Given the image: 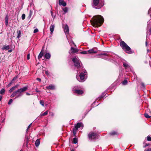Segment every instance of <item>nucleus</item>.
Segmentation results:
<instances>
[{"mask_svg": "<svg viewBox=\"0 0 151 151\" xmlns=\"http://www.w3.org/2000/svg\"><path fill=\"white\" fill-rule=\"evenodd\" d=\"M91 20V23L93 27H100L103 23L104 19L101 16L98 15L94 16Z\"/></svg>", "mask_w": 151, "mask_h": 151, "instance_id": "obj_1", "label": "nucleus"}, {"mask_svg": "<svg viewBox=\"0 0 151 151\" xmlns=\"http://www.w3.org/2000/svg\"><path fill=\"white\" fill-rule=\"evenodd\" d=\"M104 0H93L92 6L96 9H99L104 4Z\"/></svg>", "mask_w": 151, "mask_h": 151, "instance_id": "obj_2", "label": "nucleus"}, {"mask_svg": "<svg viewBox=\"0 0 151 151\" xmlns=\"http://www.w3.org/2000/svg\"><path fill=\"white\" fill-rule=\"evenodd\" d=\"M72 61L73 62L74 65L76 68L77 69H79L78 70H77L78 72H79V70H80V69H81L83 68V67L82 66V64L81 61L79 60L78 58L75 57L72 59Z\"/></svg>", "mask_w": 151, "mask_h": 151, "instance_id": "obj_3", "label": "nucleus"}, {"mask_svg": "<svg viewBox=\"0 0 151 151\" xmlns=\"http://www.w3.org/2000/svg\"><path fill=\"white\" fill-rule=\"evenodd\" d=\"M120 44L122 49L126 52L129 54L133 53V51H132L131 48L124 41H121Z\"/></svg>", "mask_w": 151, "mask_h": 151, "instance_id": "obj_4", "label": "nucleus"}, {"mask_svg": "<svg viewBox=\"0 0 151 151\" xmlns=\"http://www.w3.org/2000/svg\"><path fill=\"white\" fill-rule=\"evenodd\" d=\"M28 89L27 86H24L23 88L18 89L17 91H14L16 92V97L18 98L22 96V93L27 91Z\"/></svg>", "mask_w": 151, "mask_h": 151, "instance_id": "obj_5", "label": "nucleus"}, {"mask_svg": "<svg viewBox=\"0 0 151 151\" xmlns=\"http://www.w3.org/2000/svg\"><path fill=\"white\" fill-rule=\"evenodd\" d=\"M82 69V72L80 73L79 76H76V78L77 80L81 82L85 78V76L86 74V70L83 68Z\"/></svg>", "mask_w": 151, "mask_h": 151, "instance_id": "obj_6", "label": "nucleus"}, {"mask_svg": "<svg viewBox=\"0 0 151 151\" xmlns=\"http://www.w3.org/2000/svg\"><path fill=\"white\" fill-rule=\"evenodd\" d=\"M88 136L89 139L91 140L96 139L98 138V136L97 134L93 132H90L88 134Z\"/></svg>", "mask_w": 151, "mask_h": 151, "instance_id": "obj_7", "label": "nucleus"}, {"mask_svg": "<svg viewBox=\"0 0 151 151\" xmlns=\"http://www.w3.org/2000/svg\"><path fill=\"white\" fill-rule=\"evenodd\" d=\"M83 125L82 122H78L76 124H75V129H76V130H77L79 128L81 127L82 128L83 127Z\"/></svg>", "mask_w": 151, "mask_h": 151, "instance_id": "obj_8", "label": "nucleus"}, {"mask_svg": "<svg viewBox=\"0 0 151 151\" xmlns=\"http://www.w3.org/2000/svg\"><path fill=\"white\" fill-rule=\"evenodd\" d=\"M73 91H75V93L78 95L82 94L84 93V91L83 90H75L74 88L73 89Z\"/></svg>", "mask_w": 151, "mask_h": 151, "instance_id": "obj_9", "label": "nucleus"}, {"mask_svg": "<svg viewBox=\"0 0 151 151\" xmlns=\"http://www.w3.org/2000/svg\"><path fill=\"white\" fill-rule=\"evenodd\" d=\"M59 4L60 5H62L63 6H65L66 5V3L63 0H59Z\"/></svg>", "mask_w": 151, "mask_h": 151, "instance_id": "obj_10", "label": "nucleus"}, {"mask_svg": "<svg viewBox=\"0 0 151 151\" xmlns=\"http://www.w3.org/2000/svg\"><path fill=\"white\" fill-rule=\"evenodd\" d=\"M97 51L93 49H90L88 51V54H89L92 53H97Z\"/></svg>", "mask_w": 151, "mask_h": 151, "instance_id": "obj_11", "label": "nucleus"}, {"mask_svg": "<svg viewBox=\"0 0 151 151\" xmlns=\"http://www.w3.org/2000/svg\"><path fill=\"white\" fill-rule=\"evenodd\" d=\"M64 30L65 32V33L68 34V33L69 31V28H68V26L67 25H66L65 26V27H64Z\"/></svg>", "mask_w": 151, "mask_h": 151, "instance_id": "obj_12", "label": "nucleus"}, {"mask_svg": "<svg viewBox=\"0 0 151 151\" xmlns=\"http://www.w3.org/2000/svg\"><path fill=\"white\" fill-rule=\"evenodd\" d=\"M71 53H75L78 52V50L77 49L74 48L73 47L71 48Z\"/></svg>", "mask_w": 151, "mask_h": 151, "instance_id": "obj_13", "label": "nucleus"}, {"mask_svg": "<svg viewBox=\"0 0 151 151\" xmlns=\"http://www.w3.org/2000/svg\"><path fill=\"white\" fill-rule=\"evenodd\" d=\"M46 88L48 89L54 90L55 89V86L52 85H50L49 86H47Z\"/></svg>", "mask_w": 151, "mask_h": 151, "instance_id": "obj_14", "label": "nucleus"}, {"mask_svg": "<svg viewBox=\"0 0 151 151\" xmlns=\"http://www.w3.org/2000/svg\"><path fill=\"white\" fill-rule=\"evenodd\" d=\"M18 86V85H17L15 86L12 87L9 91L10 92H12L14 90H15L17 88Z\"/></svg>", "mask_w": 151, "mask_h": 151, "instance_id": "obj_15", "label": "nucleus"}, {"mask_svg": "<svg viewBox=\"0 0 151 151\" xmlns=\"http://www.w3.org/2000/svg\"><path fill=\"white\" fill-rule=\"evenodd\" d=\"M123 65L124 67H125L126 68H129L130 67L129 64H128V63L126 62H123Z\"/></svg>", "mask_w": 151, "mask_h": 151, "instance_id": "obj_16", "label": "nucleus"}, {"mask_svg": "<svg viewBox=\"0 0 151 151\" xmlns=\"http://www.w3.org/2000/svg\"><path fill=\"white\" fill-rule=\"evenodd\" d=\"M9 48H10V46L9 45H4L3 46L2 48V50H8L9 49Z\"/></svg>", "mask_w": 151, "mask_h": 151, "instance_id": "obj_17", "label": "nucleus"}, {"mask_svg": "<svg viewBox=\"0 0 151 151\" xmlns=\"http://www.w3.org/2000/svg\"><path fill=\"white\" fill-rule=\"evenodd\" d=\"M55 25L54 24H51L50 27V30L51 32L52 33L54 29Z\"/></svg>", "mask_w": 151, "mask_h": 151, "instance_id": "obj_18", "label": "nucleus"}, {"mask_svg": "<svg viewBox=\"0 0 151 151\" xmlns=\"http://www.w3.org/2000/svg\"><path fill=\"white\" fill-rule=\"evenodd\" d=\"M44 51H42V50H41L40 53L39 54L38 56V59H40V58H41L43 56V55Z\"/></svg>", "mask_w": 151, "mask_h": 151, "instance_id": "obj_19", "label": "nucleus"}, {"mask_svg": "<svg viewBox=\"0 0 151 151\" xmlns=\"http://www.w3.org/2000/svg\"><path fill=\"white\" fill-rule=\"evenodd\" d=\"M40 140L39 139H37L35 141V145L36 146L38 147L40 145Z\"/></svg>", "mask_w": 151, "mask_h": 151, "instance_id": "obj_20", "label": "nucleus"}, {"mask_svg": "<svg viewBox=\"0 0 151 151\" xmlns=\"http://www.w3.org/2000/svg\"><path fill=\"white\" fill-rule=\"evenodd\" d=\"M48 110H47L44 113H41L40 114V116H46L48 114Z\"/></svg>", "mask_w": 151, "mask_h": 151, "instance_id": "obj_21", "label": "nucleus"}, {"mask_svg": "<svg viewBox=\"0 0 151 151\" xmlns=\"http://www.w3.org/2000/svg\"><path fill=\"white\" fill-rule=\"evenodd\" d=\"M45 57L47 59H49L51 56V55L49 53H46L45 55Z\"/></svg>", "mask_w": 151, "mask_h": 151, "instance_id": "obj_22", "label": "nucleus"}, {"mask_svg": "<svg viewBox=\"0 0 151 151\" xmlns=\"http://www.w3.org/2000/svg\"><path fill=\"white\" fill-rule=\"evenodd\" d=\"M5 19L6 25V26H7L8 24V19H9L8 17L7 16H6L5 17Z\"/></svg>", "mask_w": 151, "mask_h": 151, "instance_id": "obj_23", "label": "nucleus"}, {"mask_svg": "<svg viewBox=\"0 0 151 151\" xmlns=\"http://www.w3.org/2000/svg\"><path fill=\"white\" fill-rule=\"evenodd\" d=\"M5 91V90L4 88H2L0 91V94H3V93H4Z\"/></svg>", "mask_w": 151, "mask_h": 151, "instance_id": "obj_24", "label": "nucleus"}, {"mask_svg": "<svg viewBox=\"0 0 151 151\" xmlns=\"http://www.w3.org/2000/svg\"><path fill=\"white\" fill-rule=\"evenodd\" d=\"M78 142V139L76 138H73V143L74 144H76Z\"/></svg>", "mask_w": 151, "mask_h": 151, "instance_id": "obj_25", "label": "nucleus"}, {"mask_svg": "<svg viewBox=\"0 0 151 151\" xmlns=\"http://www.w3.org/2000/svg\"><path fill=\"white\" fill-rule=\"evenodd\" d=\"M127 81L126 80H124L122 82V84L123 85H126L127 83Z\"/></svg>", "mask_w": 151, "mask_h": 151, "instance_id": "obj_26", "label": "nucleus"}, {"mask_svg": "<svg viewBox=\"0 0 151 151\" xmlns=\"http://www.w3.org/2000/svg\"><path fill=\"white\" fill-rule=\"evenodd\" d=\"M80 53L81 54H88V51H82V52H80Z\"/></svg>", "mask_w": 151, "mask_h": 151, "instance_id": "obj_27", "label": "nucleus"}, {"mask_svg": "<svg viewBox=\"0 0 151 151\" xmlns=\"http://www.w3.org/2000/svg\"><path fill=\"white\" fill-rule=\"evenodd\" d=\"M110 134L111 135H114L116 134H117V133L115 132H113L110 133Z\"/></svg>", "mask_w": 151, "mask_h": 151, "instance_id": "obj_28", "label": "nucleus"}, {"mask_svg": "<svg viewBox=\"0 0 151 151\" xmlns=\"http://www.w3.org/2000/svg\"><path fill=\"white\" fill-rule=\"evenodd\" d=\"M16 93L14 91L13 92L12 94L11 95L10 97L11 98H12V97H13L15 96H16Z\"/></svg>", "mask_w": 151, "mask_h": 151, "instance_id": "obj_29", "label": "nucleus"}, {"mask_svg": "<svg viewBox=\"0 0 151 151\" xmlns=\"http://www.w3.org/2000/svg\"><path fill=\"white\" fill-rule=\"evenodd\" d=\"M105 93H103L101 95L100 97H99L98 99H101V98H103L105 96Z\"/></svg>", "mask_w": 151, "mask_h": 151, "instance_id": "obj_30", "label": "nucleus"}, {"mask_svg": "<svg viewBox=\"0 0 151 151\" xmlns=\"http://www.w3.org/2000/svg\"><path fill=\"white\" fill-rule=\"evenodd\" d=\"M144 115L145 117L147 118H149L150 117V116H149L147 113H145Z\"/></svg>", "mask_w": 151, "mask_h": 151, "instance_id": "obj_31", "label": "nucleus"}, {"mask_svg": "<svg viewBox=\"0 0 151 151\" xmlns=\"http://www.w3.org/2000/svg\"><path fill=\"white\" fill-rule=\"evenodd\" d=\"M40 104L43 106H44V103L42 100H40Z\"/></svg>", "mask_w": 151, "mask_h": 151, "instance_id": "obj_32", "label": "nucleus"}, {"mask_svg": "<svg viewBox=\"0 0 151 151\" xmlns=\"http://www.w3.org/2000/svg\"><path fill=\"white\" fill-rule=\"evenodd\" d=\"M25 14H22V20H24L25 19Z\"/></svg>", "mask_w": 151, "mask_h": 151, "instance_id": "obj_33", "label": "nucleus"}, {"mask_svg": "<svg viewBox=\"0 0 151 151\" xmlns=\"http://www.w3.org/2000/svg\"><path fill=\"white\" fill-rule=\"evenodd\" d=\"M141 88H145V85L144 83H141Z\"/></svg>", "mask_w": 151, "mask_h": 151, "instance_id": "obj_34", "label": "nucleus"}, {"mask_svg": "<svg viewBox=\"0 0 151 151\" xmlns=\"http://www.w3.org/2000/svg\"><path fill=\"white\" fill-rule=\"evenodd\" d=\"M63 10L65 12H67L68 11V9L67 7H65L63 9Z\"/></svg>", "mask_w": 151, "mask_h": 151, "instance_id": "obj_35", "label": "nucleus"}, {"mask_svg": "<svg viewBox=\"0 0 151 151\" xmlns=\"http://www.w3.org/2000/svg\"><path fill=\"white\" fill-rule=\"evenodd\" d=\"M13 100L12 99H10L9 101V102L8 103V104H9V105L10 104L12 103L13 102Z\"/></svg>", "mask_w": 151, "mask_h": 151, "instance_id": "obj_36", "label": "nucleus"}, {"mask_svg": "<svg viewBox=\"0 0 151 151\" xmlns=\"http://www.w3.org/2000/svg\"><path fill=\"white\" fill-rule=\"evenodd\" d=\"M147 140L148 141H151V137L150 136H148L147 137Z\"/></svg>", "mask_w": 151, "mask_h": 151, "instance_id": "obj_37", "label": "nucleus"}, {"mask_svg": "<svg viewBox=\"0 0 151 151\" xmlns=\"http://www.w3.org/2000/svg\"><path fill=\"white\" fill-rule=\"evenodd\" d=\"M76 129L75 128L73 129V133L74 136H75L76 134Z\"/></svg>", "mask_w": 151, "mask_h": 151, "instance_id": "obj_38", "label": "nucleus"}, {"mask_svg": "<svg viewBox=\"0 0 151 151\" xmlns=\"http://www.w3.org/2000/svg\"><path fill=\"white\" fill-rule=\"evenodd\" d=\"M51 14L52 16V17H53V18L54 19L55 17V15H54L53 14V12L52 11H51Z\"/></svg>", "mask_w": 151, "mask_h": 151, "instance_id": "obj_39", "label": "nucleus"}, {"mask_svg": "<svg viewBox=\"0 0 151 151\" xmlns=\"http://www.w3.org/2000/svg\"><path fill=\"white\" fill-rule=\"evenodd\" d=\"M104 55H106L107 56H108V55L106 53H103V54H101V57H102Z\"/></svg>", "mask_w": 151, "mask_h": 151, "instance_id": "obj_40", "label": "nucleus"}, {"mask_svg": "<svg viewBox=\"0 0 151 151\" xmlns=\"http://www.w3.org/2000/svg\"><path fill=\"white\" fill-rule=\"evenodd\" d=\"M38 31V29H37L36 28L34 30V33H35L37 32Z\"/></svg>", "mask_w": 151, "mask_h": 151, "instance_id": "obj_41", "label": "nucleus"}, {"mask_svg": "<svg viewBox=\"0 0 151 151\" xmlns=\"http://www.w3.org/2000/svg\"><path fill=\"white\" fill-rule=\"evenodd\" d=\"M32 12L31 11H30V12H29V18L31 17L32 16Z\"/></svg>", "mask_w": 151, "mask_h": 151, "instance_id": "obj_42", "label": "nucleus"}, {"mask_svg": "<svg viewBox=\"0 0 151 151\" xmlns=\"http://www.w3.org/2000/svg\"><path fill=\"white\" fill-rule=\"evenodd\" d=\"M30 54L29 53L27 54V59L28 60H29L30 58Z\"/></svg>", "mask_w": 151, "mask_h": 151, "instance_id": "obj_43", "label": "nucleus"}, {"mask_svg": "<svg viewBox=\"0 0 151 151\" xmlns=\"http://www.w3.org/2000/svg\"><path fill=\"white\" fill-rule=\"evenodd\" d=\"M12 83H13V81H12L11 82H10V83H9V84L7 85V86H8V87H9L10 86H11V84H12Z\"/></svg>", "mask_w": 151, "mask_h": 151, "instance_id": "obj_44", "label": "nucleus"}, {"mask_svg": "<svg viewBox=\"0 0 151 151\" xmlns=\"http://www.w3.org/2000/svg\"><path fill=\"white\" fill-rule=\"evenodd\" d=\"M32 124V123H31L28 127L27 128V131L28 129L30 127V126H31Z\"/></svg>", "mask_w": 151, "mask_h": 151, "instance_id": "obj_45", "label": "nucleus"}, {"mask_svg": "<svg viewBox=\"0 0 151 151\" xmlns=\"http://www.w3.org/2000/svg\"><path fill=\"white\" fill-rule=\"evenodd\" d=\"M144 151H151V148H148L145 150Z\"/></svg>", "mask_w": 151, "mask_h": 151, "instance_id": "obj_46", "label": "nucleus"}, {"mask_svg": "<svg viewBox=\"0 0 151 151\" xmlns=\"http://www.w3.org/2000/svg\"><path fill=\"white\" fill-rule=\"evenodd\" d=\"M36 92H40V91L37 88H36L35 89Z\"/></svg>", "mask_w": 151, "mask_h": 151, "instance_id": "obj_47", "label": "nucleus"}, {"mask_svg": "<svg viewBox=\"0 0 151 151\" xmlns=\"http://www.w3.org/2000/svg\"><path fill=\"white\" fill-rule=\"evenodd\" d=\"M147 43H148L147 41V39H146V42H145V45H146V46H147Z\"/></svg>", "mask_w": 151, "mask_h": 151, "instance_id": "obj_48", "label": "nucleus"}, {"mask_svg": "<svg viewBox=\"0 0 151 151\" xmlns=\"http://www.w3.org/2000/svg\"><path fill=\"white\" fill-rule=\"evenodd\" d=\"M37 80L39 81L40 82H41V79L40 78H37Z\"/></svg>", "mask_w": 151, "mask_h": 151, "instance_id": "obj_49", "label": "nucleus"}, {"mask_svg": "<svg viewBox=\"0 0 151 151\" xmlns=\"http://www.w3.org/2000/svg\"><path fill=\"white\" fill-rule=\"evenodd\" d=\"M45 73L47 74V75H48L49 74L48 72V71H45Z\"/></svg>", "mask_w": 151, "mask_h": 151, "instance_id": "obj_50", "label": "nucleus"}, {"mask_svg": "<svg viewBox=\"0 0 151 151\" xmlns=\"http://www.w3.org/2000/svg\"><path fill=\"white\" fill-rule=\"evenodd\" d=\"M149 145V144H146L144 146V147H146V146H148Z\"/></svg>", "mask_w": 151, "mask_h": 151, "instance_id": "obj_51", "label": "nucleus"}, {"mask_svg": "<svg viewBox=\"0 0 151 151\" xmlns=\"http://www.w3.org/2000/svg\"><path fill=\"white\" fill-rule=\"evenodd\" d=\"M2 98V96L0 95V101L1 100Z\"/></svg>", "mask_w": 151, "mask_h": 151, "instance_id": "obj_52", "label": "nucleus"}, {"mask_svg": "<svg viewBox=\"0 0 151 151\" xmlns=\"http://www.w3.org/2000/svg\"><path fill=\"white\" fill-rule=\"evenodd\" d=\"M28 140H27V142H26V147H27L28 146L27 144H28Z\"/></svg>", "mask_w": 151, "mask_h": 151, "instance_id": "obj_53", "label": "nucleus"}, {"mask_svg": "<svg viewBox=\"0 0 151 151\" xmlns=\"http://www.w3.org/2000/svg\"><path fill=\"white\" fill-rule=\"evenodd\" d=\"M26 94L27 95H30V94L28 93H26Z\"/></svg>", "mask_w": 151, "mask_h": 151, "instance_id": "obj_54", "label": "nucleus"}, {"mask_svg": "<svg viewBox=\"0 0 151 151\" xmlns=\"http://www.w3.org/2000/svg\"><path fill=\"white\" fill-rule=\"evenodd\" d=\"M12 50H9L8 51V52H12Z\"/></svg>", "mask_w": 151, "mask_h": 151, "instance_id": "obj_55", "label": "nucleus"}, {"mask_svg": "<svg viewBox=\"0 0 151 151\" xmlns=\"http://www.w3.org/2000/svg\"><path fill=\"white\" fill-rule=\"evenodd\" d=\"M16 78L15 77H14L13 79L12 80V81H13Z\"/></svg>", "mask_w": 151, "mask_h": 151, "instance_id": "obj_56", "label": "nucleus"}, {"mask_svg": "<svg viewBox=\"0 0 151 151\" xmlns=\"http://www.w3.org/2000/svg\"><path fill=\"white\" fill-rule=\"evenodd\" d=\"M75 45V46H76V45L75 44V43H74V42H73V41H71Z\"/></svg>", "mask_w": 151, "mask_h": 151, "instance_id": "obj_57", "label": "nucleus"}, {"mask_svg": "<svg viewBox=\"0 0 151 151\" xmlns=\"http://www.w3.org/2000/svg\"><path fill=\"white\" fill-rule=\"evenodd\" d=\"M71 151H75L73 150H72Z\"/></svg>", "mask_w": 151, "mask_h": 151, "instance_id": "obj_58", "label": "nucleus"}, {"mask_svg": "<svg viewBox=\"0 0 151 151\" xmlns=\"http://www.w3.org/2000/svg\"><path fill=\"white\" fill-rule=\"evenodd\" d=\"M19 37V35H18V36L17 37V38H18Z\"/></svg>", "mask_w": 151, "mask_h": 151, "instance_id": "obj_59", "label": "nucleus"}, {"mask_svg": "<svg viewBox=\"0 0 151 151\" xmlns=\"http://www.w3.org/2000/svg\"><path fill=\"white\" fill-rule=\"evenodd\" d=\"M147 52H148V51H149V50H148V49H147Z\"/></svg>", "mask_w": 151, "mask_h": 151, "instance_id": "obj_60", "label": "nucleus"}, {"mask_svg": "<svg viewBox=\"0 0 151 151\" xmlns=\"http://www.w3.org/2000/svg\"><path fill=\"white\" fill-rule=\"evenodd\" d=\"M4 122V120H3L2 121V122Z\"/></svg>", "mask_w": 151, "mask_h": 151, "instance_id": "obj_61", "label": "nucleus"}, {"mask_svg": "<svg viewBox=\"0 0 151 151\" xmlns=\"http://www.w3.org/2000/svg\"><path fill=\"white\" fill-rule=\"evenodd\" d=\"M102 43H103V44H104V43H104V42H103V41H102Z\"/></svg>", "mask_w": 151, "mask_h": 151, "instance_id": "obj_62", "label": "nucleus"}, {"mask_svg": "<svg viewBox=\"0 0 151 151\" xmlns=\"http://www.w3.org/2000/svg\"><path fill=\"white\" fill-rule=\"evenodd\" d=\"M20 151H22V150H20Z\"/></svg>", "mask_w": 151, "mask_h": 151, "instance_id": "obj_63", "label": "nucleus"}]
</instances>
